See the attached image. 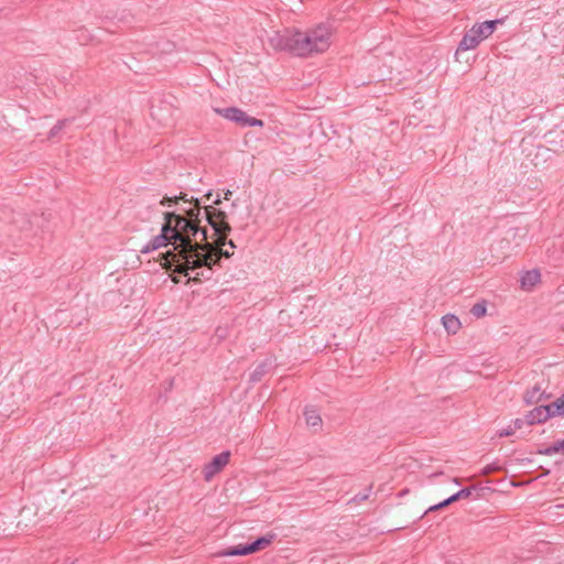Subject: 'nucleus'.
Segmentation results:
<instances>
[{
  "mask_svg": "<svg viewBox=\"0 0 564 564\" xmlns=\"http://www.w3.org/2000/svg\"><path fill=\"white\" fill-rule=\"evenodd\" d=\"M217 197L212 205L163 213L161 232L151 241L152 249L172 247L163 256L162 265L174 272L189 275L196 269L212 270L221 257L230 258L236 245L228 240L231 226L228 215L218 206Z\"/></svg>",
  "mask_w": 564,
  "mask_h": 564,
  "instance_id": "f257e3e1",
  "label": "nucleus"
},
{
  "mask_svg": "<svg viewBox=\"0 0 564 564\" xmlns=\"http://www.w3.org/2000/svg\"><path fill=\"white\" fill-rule=\"evenodd\" d=\"M335 30L332 25L319 23L300 34V57L324 54L332 46Z\"/></svg>",
  "mask_w": 564,
  "mask_h": 564,
  "instance_id": "f03ea898",
  "label": "nucleus"
},
{
  "mask_svg": "<svg viewBox=\"0 0 564 564\" xmlns=\"http://www.w3.org/2000/svg\"><path fill=\"white\" fill-rule=\"evenodd\" d=\"M300 34L301 30L296 28L272 31L267 43L274 52H288L300 57Z\"/></svg>",
  "mask_w": 564,
  "mask_h": 564,
  "instance_id": "7ed1b4c3",
  "label": "nucleus"
},
{
  "mask_svg": "<svg viewBox=\"0 0 564 564\" xmlns=\"http://www.w3.org/2000/svg\"><path fill=\"white\" fill-rule=\"evenodd\" d=\"M498 21H486L479 24L473 25V28L466 32L463 36L459 46L456 51V58L459 59L460 52L476 48L481 41L489 37L497 25Z\"/></svg>",
  "mask_w": 564,
  "mask_h": 564,
  "instance_id": "20e7f679",
  "label": "nucleus"
},
{
  "mask_svg": "<svg viewBox=\"0 0 564 564\" xmlns=\"http://www.w3.org/2000/svg\"><path fill=\"white\" fill-rule=\"evenodd\" d=\"M214 112L226 120L235 122L239 127H262L263 121L248 116L243 110L237 107L213 108Z\"/></svg>",
  "mask_w": 564,
  "mask_h": 564,
  "instance_id": "39448f33",
  "label": "nucleus"
},
{
  "mask_svg": "<svg viewBox=\"0 0 564 564\" xmlns=\"http://www.w3.org/2000/svg\"><path fill=\"white\" fill-rule=\"evenodd\" d=\"M271 543L270 538H259L253 543L248 545H236L225 550H221L216 553L217 557H227V556H245L252 553H257L263 549H265Z\"/></svg>",
  "mask_w": 564,
  "mask_h": 564,
  "instance_id": "423d86ee",
  "label": "nucleus"
},
{
  "mask_svg": "<svg viewBox=\"0 0 564 564\" xmlns=\"http://www.w3.org/2000/svg\"><path fill=\"white\" fill-rule=\"evenodd\" d=\"M230 453L224 452L216 455L210 463L204 466L203 476L206 481H210L229 463Z\"/></svg>",
  "mask_w": 564,
  "mask_h": 564,
  "instance_id": "0eeeda50",
  "label": "nucleus"
},
{
  "mask_svg": "<svg viewBox=\"0 0 564 564\" xmlns=\"http://www.w3.org/2000/svg\"><path fill=\"white\" fill-rule=\"evenodd\" d=\"M521 290L531 292L541 283V272L538 269L527 270L520 273L519 279Z\"/></svg>",
  "mask_w": 564,
  "mask_h": 564,
  "instance_id": "6e6552de",
  "label": "nucleus"
},
{
  "mask_svg": "<svg viewBox=\"0 0 564 564\" xmlns=\"http://www.w3.org/2000/svg\"><path fill=\"white\" fill-rule=\"evenodd\" d=\"M551 419L550 410L546 404L535 406L525 413V422L529 426L543 424Z\"/></svg>",
  "mask_w": 564,
  "mask_h": 564,
  "instance_id": "1a4fd4ad",
  "label": "nucleus"
},
{
  "mask_svg": "<svg viewBox=\"0 0 564 564\" xmlns=\"http://www.w3.org/2000/svg\"><path fill=\"white\" fill-rule=\"evenodd\" d=\"M442 324H443L445 330L449 335L457 334L459 332V329L462 328V323H460L459 318L452 314H447V315L443 316Z\"/></svg>",
  "mask_w": 564,
  "mask_h": 564,
  "instance_id": "9d476101",
  "label": "nucleus"
},
{
  "mask_svg": "<svg viewBox=\"0 0 564 564\" xmlns=\"http://www.w3.org/2000/svg\"><path fill=\"white\" fill-rule=\"evenodd\" d=\"M305 422L307 426L318 430L322 426V417L319 413L314 409H306L304 412Z\"/></svg>",
  "mask_w": 564,
  "mask_h": 564,
  "instance_id": "9b49d317",
  "label": "nucleus"
},
{
  "mask_svg": "<svg viewBox=\"0 0 564 564\" xmlns=\"http://www.w3.org/2000/svg\"><path fill=\"white\" fill-rule=\"evenodd\" d=\"M546 405L552 419L564 416V393Z\"/></svg>",
  "mask_w": 564,
  "mask_h": 564,
  "instance_id": "f8f14e48",
  "label": "nucleus"
},
{
  "mask_svg": "<svg viewBox=\"0 0 564 564\" xmlns=\"http://www.w3.org/2000/svg\"><path fill=\"white\" fill-rule=\"evenodd\" d=\"M178 200H183V202H188L189 204H192V207L195 206V203L196 202H199L198 199H187V195L186 194H181L180 196H174V197H169V196H164L161 202H160V205L162 206H165V205H170L171 203H174L176 204ZM200 205V203H198Z\"/></svg>",
  "mask_w": 564,
  "mask_h": 564,
  "instance_id": "ddd939ff",
  "label": "nucleus"
},
{
  "mask_svg": "<svg viewBox=\"0 0 564 564\" xmlns=\"http://www.w3.org/2000/svg\"><path fill=\"white\" fill-rule=\"evenodd\" d=\"M453 502H455V500H452V496H451L448 499H446V500H444V501H442V502H440L437 505H434V506L430 507L426 512H432V511L440 510L442 508L447 507L448 505H451Z\"/></svg>",
  "mask_w": 564,
  "mask_h": 564,
  "instance_id": "4468645a",
  "label": "nucleus"
},
{
  "mask_svg": "<svg viewBox=\"0 0 564 564\" xmlns=\"http://www.w3.org/2000/svg\"><path fill=\"white\" fill-rule=\"evenodd\" d=\"M469 496H470V489H462L452 496V500L457 501L463 498H468Z\"/></svg>",
  "mask_w": 564,
  "mask_h": 564,
  "instance_id": "2eb2a0df",
  "label": "nucleus"
},
{
  "mask_svg": "<svg viewBox=\"0 0 564 564\" xmlns=\"http://www.w3.org/2000/svg\"><path fill=\"white\" fill-rule=\"evenodd\" d=\"M527 424L525 422V415L521 419H516L514 422H513V430H521L523 429Z\"/></svg>",
  "mask_w": 564,
  "mask_h": 564,
  "instance_id": "dca6fc26",
  "label": "nucleus"
},
{
  "mask_svg": "<svg viewBox=\"0 0 564 564\" xmlns=\"http://www.w3.org/2000/svg\"><path fill=\"white\" fill-rule=\"evenodd\" d=\"M485 312H486V308H485V307H482V306H478V305H476V306H474V308H473V313H474L475 315H477V316H481V315H484V314H485Z\"/></svg>",
  "mask_w": 564,
  "mask_h": 564,
  "instance_id": "f3484780",
  "label": "nucleus"
},
{
  "mask_svg": "<svg viewBox=\"0 0 564 564\" xmlns=\"http://www.w3.org/2000/svg\"><path fill=\"white\" fill-rule=\"evenodd\" d=\"M539 390H540V389H535V388H534V391H533V392L528 391V392L525 393V397H524V398H525V400H527L528 402H532V401H533V399H534V393H535V392H539Z\"/></svg>",
  "mask_w": 564,
  "mask_h": 564,
  "instance_id": "a211bd4d",
  "label": "nucleus"
},
{
  "mask_svg": "<svg viewBox=\"0 0 564 564\" xmlns=\"http://www.w3.org/2000/svg\"><path fill=\"white\" fill-rule=\"evenodd\" d=\"M516 430H513V427L511 430H506V431H501L500 432V436H509V435H512L514 433Z\"/></svg>",
  "mask_w": 564,
  "mask_h": 564,
  "instance_id": "6ab92c4d",
  "label": "nucleus"
},
{
  "mask_svg": "<svg viewBox=\"0 0 564 564\" xmlns=\"http://www.w3.org/2000/svg\"><path fill=\"white\" fill-rule=\"evenodd\" d=\"M554 449H555V452L564 453V441L561 442L558 445H556Z\"/></svg>",
  "mask_w": 564,
  "mask_h": 564,
  "instance_id": "aec40b11",
  "label": "nucleus"
},
{
  "mask_svg": "<svg viewBox=\"0 0 564 564\" xmlns=\"http://www.w3.org/2000/svg\"><path fill=\"white\" fill-rule=\"evenodd\" d=\"M231 195H232V192H231V191H229V189H227V191L224 193V199H225V200H229V199H230V197H231Z\"/></svg>",
  "mask_w": 564,
  "mask_h": 564,
  "instance_id": "412c9836",
  "label": "nucleus"
},
{
  "mask_svg": "<svg viewBox=\"0 0 564 564\" xmlns=\"http://www.w3.org/2000/svg\"><path fill=\"white\" fill-rule=\"evenodd\" d=\"M62 129V123H58L57 126H55L53 129H52V133H56L57 131H59Z\"/></svg>",
  "mask_w": 564,
  "mask_h": 564,
  "instance_id": "4be33fe9",
  "label": "nucleus"
},
{
  "mask_svg": "<svg viewBox=\"0 0 564 564\" xmlns=\"http://www.w3.org/2000/svg\"><path fill=\"white\" fill-rule=\"evenodd\" d=\"M199 275L204 276V273H196V275L193 279L194 280H199Z\"/></svg>",
  "mask_w": 564,
  "mask_h": 564,
  "instance_id": "5701e85b",
  "label": "nucleus"
},
{
  "mask_svg": "<svg viewBox=\"0 0 564 564\" xmlns=\"http://www.w3.org/2000/svg\"><path fill=\"white\" fill-rule=\"evenodd\" d=\"M212 195H213L212 193H208V194H206V195H205V198H206L207 200H208V199H212Z\"/></svg>",
  "mask_w": 564,
  "mask_h": 564,
  "instance_id": "b1692460",
  "label": "nucleus"
}]
</instances>
